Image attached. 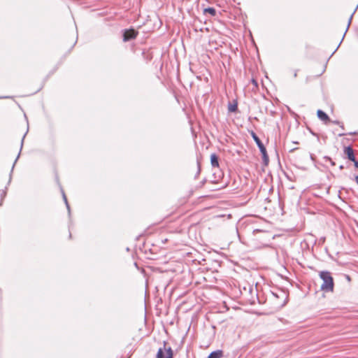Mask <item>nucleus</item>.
<instances>
[{
    "label": "nucleus",
    "instance_id": "obj_19",
    "mask_svg": "<svg viewBox=\"0 0 358 358\" xmlns=\"http://www.w3.org/2000/svg\"><path fill=\"white\" fill-rule=\"evenodd\" d=\"M353 162H354L355 166L358 169V161L355 159V161H353Z\"/></svg>",
    "mask_w": 358,
    "mask_h": 358
},
{
    "label": "nucleus",
    "instance_id": "obj_15",
    "mask_svg": "<svg viewBox=\"0 0 358 358\" xmlns=\"http://www.w3.org/2000/svg\"><path fill=\"white\" fill-rule=\"evenodd\" d=\"M251 82L256 88H258V83L255 79L252 78Z\"/></svg>",
    "mask_w": 358,
    "mask_h": 358
},
{
    "label": "nucleus",
    "instance_id": "obj_1",
    "mask_svg": "<svg viewBox=\"0 0 358 358\" xmlns=\"http://www.w3.org/2000/svg\"><path fill=\"white\" fill-rule=\"evenodd\" d=\"M319 275L323 281L320 287L321 290L325 292H332L334 288V282L331 273L327 271H322Z\"/></svg>",
    "mask_w": 358,
    "mask_h": 358
},
{
    "label": "nucleus",
    "instance_id": "obj_12",
    "mask_svg": "<svg viewBox=\"0 0 358 358\" xmlns=\"http://www.w3.org/2000/svg\"><path fill=\"white\" fill-rule=\"evenodd\" d=\"M357 8H358V5L357 6V7H356V8L355 9L354 12L352 13V15H351V16L350 17V19H349V20H348V26H347V28H346L345 31H348V28H349V27H350V24H351V21H352V19L353 15H354V13L356 12V10H357ZM345 33H346V32H345ZM345 36V35H343V36Z\"/></svg>",
    "mask_w": 358,
    "mask_h": 358
},
{
    "label": "nucleus",
    "instance_id": "obj_5",
    "mask_svg": "<svg viewBox=\"0 0 358 358\" xmlns=\"http://www.w3.org/2000/svg\"><path fill=\"white\" fill-rule=\"evenodd\" d=\"M317 115L318 118L320 120L323 121L325 124H327L331 122V119L329 118L328 115L322 110H318L317 111Z\"/></svg>",
    "mask_w": 358,
    "mask_h": 358
},
{
    "label": "nucleus",
    "instance_id": "obj_2",
    "mask_svg": "<svg viewBox=\"0 0 358 358\" xmlns=\"http://www.w3.org/2000/svg\"><path fill=\"white\" fill-rule=\"evenodd\" d=\"M250 134L262 153L264 164L265 165H268L269 158L265 146L264 145L263 143L261 141V140L259 139V138L257 136L255 131H250Z\"/></svg>",
    "mask_w": 358,
    "mask_h": 358
},
{
    "label": "nucleus",
    "instance_id": "obj_22",
    "mask_svg": "<svg viewBox=\"0 0 358 358\" xmlns=\"http://www.w3.org/2000/svg\"><path fill=\"white\" fill-rule=\"evenodd\" d=\"M339 169H344L343 165H341V166H340V167H339Z\"/></svg>",
    "mask_w": 358,
    "mask_h": 358
},
{
    "label": "nucleus",
    "instance_id": "obj_21",
    "mask_svg": "<svg viewBox=\"0 0 358 358\" xmlns=\"http://www.w3.org/2000/svg\"><path fill=\"white\" fill-rule=\"evenodd\" d=\"M344 135H345V134H344V133H340V134H338V136H344Z\"/></svg>",
    "mask_w": 358,
    "mask_h": 358
},
{
    "label": "nucleus",
    "instance_id": "obj_8",
    "mask_svg": "<svg viewBox=\"0 0 358 358\" xmlns=\"http://www.w3.org/2000/svg\"><path fill=\"white\" fill-rule=\"evenodd\" d=\"M210 163L213 167H218L219 166V161L218 157L216 154L213 153L210 155Z\"/></svg>",
    "mask_w": 358,
    "mask_h": 358
},
{
    "label": "nucleus",
    "instance_id": "obj_20",
    "mask_svg": "<svg viewBox=\"0 0 358 358\" xmlns=\"http://www.w3.org/2000/svg\"><path fill=\"white\" fill-rule=\"evenodd\" d=\"M354 180L358 184V176H355Z\"/></svg>",
    "mask_w": 358,
    "mask_h": 358
},
{
    "label": "nucleus",
    "instance_id": "obj_11",
    "mask_svg": "<svg viewBox=\"0 0 358 358\" xmlns=\"http://www.w3.org/2000/svg\"><path fill=\"white\" fill-rule=\"evenodd\" d=\"M228 109L229 112H236L238 109L237 103L236 102L233 104L229 103Z\"/></svg>",
    "mask_w": 358,
    "mask_h": 358
},
{
    "label": "nucleus",
    "instance_id": "obj_6",
    "mask_svg": "<svg viewBox=\"0 0 358 358\" xmlns=\"http://www.w3.org/2000/svg\"><path fill=\"white\" fill-rule=\"evenodd\" d=\"M344 153L347 155V157L350 161H355V157L354 150L350 146H348L344 148Z\"/></svg>",
    "mask_w": 358,
    "mask_h": 358
},
{
    "label": "nucleus",
    "instance_id": "obj_10",
    "mask_svg": "<svg viewBox=\"0 0 358 358\" xmlns=\"http://www.w3.org/2000/svg\"><path fill=\"white\" fill-rule=\"evenodd\" d=\"M203 13H209L211 16H215L216 15V10L214 8L208 7L203 10Z\"/></svg>",
    "mask_w": 358,
    "mask_h": 358
},
{
    "label": "nucleus",
    "instance_id": "obj_14",
    "mask_svg": "<svg viewBox=\"0 0 358 358\" xmlns=\"http://www.w3.org/2000/svg\"><path fill=\"white\" fill-rule=\"evenodd\" d=\"M324 159L326 162H329L331 166H335V162L332 160V159L329 157H324Z\"/></svg>",
    "mask_w": 358,
    "mask_h": 358
},
{
    "label": "nucleus",
    "instance_id": "obj_9",
    "mask_svg": "<svg viewBox=\"0 0 358 358\" xmlns=\"http://www.w3.org/2000/svg\"><path fill=\"white\" fill-rule=\"evenodd\" d=\"M223 355L222 350H216L212 352L208 357V358H221Z\"/></svg>",
    "mask_w": 358,
    "mask_h": 358
},
{
    "label": "nucleus",
    "instance_id": "obj_7",
    "mask_svg": "<svg viewBox=\"0 0 358 358\" xmlns=\"http://www.w3.org/2000/svg\"><path fill=\"white\" fill-rule=\"evenodd\" d=\"M272 294L273 296H275L276 299H278L280 297H282V298H285V300L283 301H282V303H280V306H285V304L286 303V301L285 300L287 299V294H285V292H284L282 290H278V292H272Z\"/></svg>",
    "mask_w": 358,
    "mask_h": 358
},
{
    "label": "nucleus",
    "instance_id": "obj_17",
    "mask_svg": "<svg viewBox=\"0 0 358 358\" xmlns=\"http://www.w3.org/2000/svg\"><path fill=\"white\" fill-rule=\"evenodd\" d=\"M63 199L64 200V201L66 203V205L67 208H69V203H68V201H67L66 196L64 193H63Z\"/></svg>",
    "mask_w": 358,
    "mask_h": 358
},
{
    "label": "nucleus",
    "instance_id": "obj_3",
    "mask_svg": "<svg viewBox=\"0 0 358 358\" xmlns=\"http://www.w3.org/2000/svg\"><path fill=\"white\" fill-rule=\"evenodd\" d=\"M173 350L170 346H167L164 342L163 347L159 348L157 353V358H173Z\"/></svg>",
    "mask_w": 358,
    "mask_h": 358
},
{
    "label": "nucleus",
    "instance_id": "obj_4",
    "mask_svg": "<svg viewBox=\"0 0 358 358\" xmlns=\"http://www.w3.org/2000/svg\"><path fill=\"white\" fill-rule=\"evenodd\" d=\"M137 34L138 32L134 29L125 30L123 34V41L126 42L134 39L136 37Z\"/></svg>",
    "mask_w": 358,
    "mask_h": 358
},
{
    "label": "nucleus",
    "instance_id": "obj_13",
    "mask_svg": "<svg viewBox=\"0 0 358 358\" xmlns=\"http://www.w3.org/2000/svg\"><path fill=\"white\" fill-rule=\"evenodd\" d=\"M331 123L333 124H337V125H339L341 127V128L344 130V125H343V123L338 121V120H331Z\"/></svg>",
    "mask_w": 358,
    "mask_h": 358
},
{
    "label": "nucleus",
    "instance_id": "obj_18",
    "mask_svg": "<svg viewBox=\"0 0 358 358\" xmlns=\"http://www.w3.org/2000/svg\"><path fill=\"white\" fill-rule=\"evenodd\" d=\"M197 167H198V171H197L196 175H199L200 173V171H201V164H200V162L199 161L197 162Z\"/></svg>",
    "mask_w": 358,
    "mask_h": 358
},
{
    "label": "nucleus",
    "instance_id": "obj_16",
    "mask_svg": "<svg viewBox=\"0 0 358 358\" xmlns=\"http://www.w3.org/2000/svg\"><path fill=\"white\" fill-rule=\"evenodd\" d=\"M63 199L64 200V201L66 203V205L67 208H69V203H68V201H67L66 196L64 193H63Z\"/></svg>",
    "mask_w": 358,
    "mask_h": 358
},
{
    "label": "nucleus",
    "instance_id": "obj_23",
    "mask_svg": "<svg viewBox=\"0 0 358 358\" xmlns=\"http://www.w3.org/2000/svg\"><path fill=\"white\" fill-rule=\"evenodd\" d=\"M22 145H23V139L21 141V147L22 146Z\"/></svg>",
    "mask_w": 358,
    "mask_h": 358
}]
</instances>
